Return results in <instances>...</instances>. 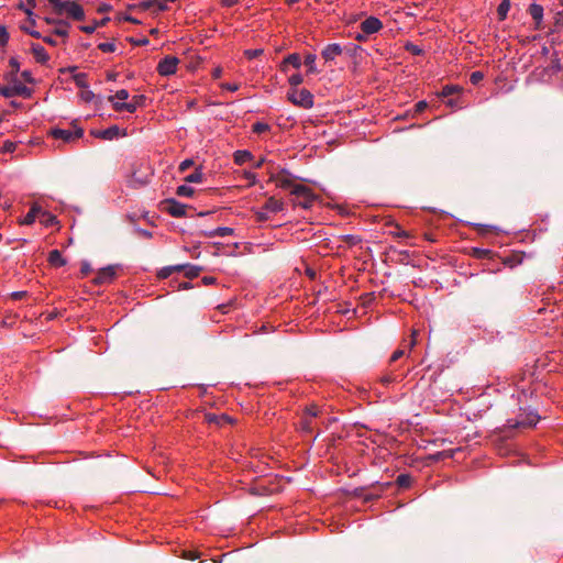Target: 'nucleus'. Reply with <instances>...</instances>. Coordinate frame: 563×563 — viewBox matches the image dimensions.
<instances>
[{
  "label": "nucleus",
  "instance_id": "obj_1",
  "mask_svg": "<svg viewBox=\"0 0 563 563\" xmlns=\"http://www.w3.org/2000/svg\"><path fill=\"white\" fill-rule=\"evenodd\" d=\"M49 3L57 10L58 13H66L69 18L81 21L85 19V11L82 7L70 0H49Z\"/></svg>",
  "mask_w": 563,
  "mask_h": 563
},
{
  "label": "nucleus",
  "instance_id": "obj_2",
  "mask_svg": "<svg viewBox=\"0 0 563 563\" xmlns=\"http://www.w3.org/2000/svg\"><path fill=\"white\" fill-rule=\"evenodd\" d=\"M284 209L285 205L282 200L269 197L262 207L254 210V216L257 222H265L271 214L282 212Z\"/></svg>",
  "mask_w": 563,
  "mask_h": 563
},
{
  "label": "nucleus",
  "instance_id": "obj_3",
  "mask_svg": "<svg viewBox=\"0 0 563 563\" xmlns=\"http://www.w3.org/2000/svg\"><path fill=\"white\" fill-rule=\"evenodd\" d=\"M292 196H295L292 203L295 207H301L302 209H309L312 207L316 195L307 186L296 187L292 189Z\"/></svg>",
  "mask_w": 563,
  "mask_h": 563
},
{
  "label": "nucleus",
  "instance_id": "obj_4",
  "mask_svg": "<svg viewBox=\"0 0 563 563\" xmlns=\"http://www.w3.org/2000/svg\"><path fill=\"white\" fill-rule=\"evenodd\" d=\"M271 180L274 181L277 187L289 190L291 195L294 188L302 186L300 184H296V177L284 168L276 174H272Z\"/></svg>",
  "mask_w": 563,
  "mask_h": 563
},
{
  "label": "nucleus",
  "instance_id": "obj_5",
  "mask_svg": "<svg viewBox=\"0 0 563 563\" xmlns=\"http://www.w3.org/2000/svg\"><path fill=\"white\" fill-rule=\"evenodd\" d=\"M288 99L296 106L310 109L313 106V95L307 89H294L288 92Z\"/></svg>",
  "mask_w": 563,
  "mask_h": 563
},
{
  "label": "nucleus",
  "instance_id": "obj_6",
  "mask_svg": "<svg viewBox=\"0 0 563 563\" xmlns=\"http://www.w3.org/2000/svg\"><path fill=\"white\" fill-rule=\"evenodd\" d=\"M84 131L81 128L74 125L71 129H59L55 128L51 130V135L54 139L62 140L65 143H70L82 136Z\"/></svg>",
  "mask_w": 563,
  "mask_h": 563
},
{
  "label": "nucleus",
  "instance_id": "obj_7",
  "mask_svg": "<svg viewBox=\"0 0 563 563\" xmlns=\"http://www.w3.org/2000/svg\"><path fill=\"white\" fill-rule=\"evenodd\" d=\"M179 59L176 56H165L157 65V71L161 76H172L176 74Z\"/></svg>",
  "mask_w": 563,
  "mask_h": 563
},
{
  "label": "nucleus",
  "instance_id": "obj_8",
  "mask_svg": "<svg viewBox=\"0 0 563 563\" xmlns=\"http://www.w3.org/2000/svg\"><path fill=\"white\" fill-rule=\"evenodd\" d=\"M0 93L4 98H11L14 96H30V89L22 84H14L13 86L0 87Z\"/></svg>",
  "mask_w": 563,
  "mask_h": 563
},
{
  "label": "nucleus",
  "instance_id": "obj_9",
  "mask_svg": "<svg viewBox=\"0 0 563 563\" xmlns=\"http://www.w3.org/2000/svg\"><path fill=\"white\" fill-rule=\"evenodd\" d=\"M117 268L118 266L115 265H109L107 267L99 269L93 282L98 285L108 284L112 282L117 275Z\"/></svg>",
  "mask_w": 563,
  "mask_h": 563
},
{
  "label": "nucleus",
  "instance_id": "obj_10",
  "mask_svg": "<svg viewBox=\"0 0 563 563\" xmlns=\"http://www.w3.org/2000/svg\"><path fill=\"white\" fill-rule=\"evenodd\" d=\"M165 210L173 217L180 218L186 216L187 206L175 200L167 199L164 201Z\"/></svg>",
  "mask_w": 563,
  "mask_h": 563
},
{
  "label": "nucleus",
  "instance_id": "obj_11",
  "mask_svg": "<svg viewBox=\"0 0 563 563\" xmlns=\"http://www.w3.org/2000/svg\"><path fill=\"white\" fill-rule=\"evenodd\" d=\"M343 53V48L338 43L328 44L321 52L322 58L327 62H334Z\"/></svg>",
  "mask_w": 563,
  "mask_h": 563
},
{
  "label": "nucleus",
  "instance_id": "obj_12",
  "mask_svg": "<svg viewBox=\"0 0 563 563\" xmlns=\"http://www.w3.org/2000/svg\"><path fill=\"white\" fill-rule=\"evenodd\" d=\"M382 27V22L375 16H369L361 23V31L365 33V35L377 33Z\"/></svg>",
  "mask_w": 563,
  "mask_h": 563
},
{
  "label": "nucleus",
  "instance_id": "obj_13",
  "mask_svg": "<svg viewBox=\"0 0 563 563\" xmlns=\"http://www.w3.org/2000/svg\"><path fill=\"white\" fill-rule=\"evenodd\" d=\"M93 135L96 137L110 141V140L118 139L121 135H124V133H121V130L118 125H112L108 129L93 132Z\"/></svg>",
  "mask_w": 563,
  "mask_h": 563
},
{
  "label": "nucleus",
  "instance_id": "obj_14",
  "mask_svg": "<svg viewBox=\"0 0 563 563\" xmlns=\"http://www.w3.org/2000/svg\"><path fill=\"white\" fill-rule=\"evenodd\" d=\"M528 12L531 15V18L533 19L534 23H536L534 29L536 30H540L541 29L542 19H543V8H542V5L537 4V3H532V4L529 5Z\"/></svg>",
  "mask_w": 563,
  "mask_h": 563
},
{
  "label": "nucleus",
  "instance_id": "obj_15",
  "mask_svg": "<svg viewBox=\"0 0 563 563\" xmlns=\"http://www.w3.org/2000/svg\"><path fill=\"white\" fill-rule=\"evenodd\" d=\"M289 65L292 66L296 69L300 68L301 67L300 55L297 54V53H294V54H289L287 57H285V59L280 64V70L283 73H287Z\"/></svg>",
  "mask_w": 563,
  "mask_h": 563
},
{
  "label": "nucleus",
  "instance_id": "obj_16",
  "mask_svg": "<svg viewBox=\"0 0 563 563\" xmlns=\"http://www.w3.org/2000/svg\"><path fill=\"white\" fill-rule=\"evenodd\" d=\"M145 102V96L136 95L133 96L131 101L122 103L121 108H124V111L130 113H134L139 107H142Z\"/></svg>",
  "mask_w": 563,
  "mask_h": 563
},
{
  "label": "nucleus",
  "instance_id": "obj_17",
  "mask_svg": "<svg viewBox=\"0 0 563 563\" xmlns=\"http://www.w3.org/2000/svg\"><path fill=\"white\" fill-rule=\"evenodd\" d=\"M540 420V416L534 412L530 411L528 413L520 417V419L517 421L516 426H522V427H534Z\"/></svg>",
  "mask_w": 563,
  "mask_h": 563
},
{
  "label": "nucleus",
  "instance_id": "obj_18",
  "mask_svg": "<svg viewBox=\"0 0 563 563\" xmlns=\"http://www.w3.org/2000/svg\"><path fill=\"white\" fill-rule=\"evenodd\" d=\"M41 212H43L42 207L38 205H33L30 209V211L25 214L22 224L31 225L35 222L37 218L41 217Z\"/></svg>",
  "mask_w": 563,
  "mask_h": 563
},
{
  "label": "nucleus",
  "instance_id": "obj_19",
  "mask_svg": "<svg viewBox=\"0 0 563 563\" xmlns=\"http://www.w3.org/2000/svg\"><path fill=\"white\" fill-rule=\"evenodd\" d=\"M31 49L37 63L45 64L49 59L46 49L42 45L32 44Z\"/></svg>",
  "mask_w": 563,
  "mask_h": 563
},
{
  "label": "nucleus",
  "instance_id": "obj_20",
  "mask_svg": "<svg viewBox=\"0 0 563 563\" xmlns=\"http://www.w3.org/2000/svg\"><path fill=\"white\" fill-rule=\"evenodd\" d=\"M234 230L229 227H219L214 230L203 232V235L207 238H214V236H229L232 235Z\"/></svg>",
  "mask_w": 563,
  "mask_h": 563
},
{
  "label": "nucleus",
  "instance_id": "obj_21",
  "mask_svg": "<svg viewBox=\"0 0 563 563\" xmlns=\"http://www.w3.org/2000/svg\"><path fill=\"white\" fill-rule=\"evenodd\" d=\"M252 158V153L246 150H239L234 153V163L238 165H243L246 162H250Z\"/></svg>",
  "mask_w": 563,
  "mask_h": 563
},
{
  "label": "nucleus",
  "instance_id": "obj_22",
  "mask_svg": "<svg viewBox=\"0 0 563 563\" xmlns=\"http://www.w3.org/2000/svg\"><path fill=\"white\" fill-rule=\"evenodd\" d=\"M48 262L56 267L65 265V260L58 250H53L49 252Z\"/></svg>",
  "mask_w": 563,
  "mask_h": 563
},
{
  "label": "nucleus",
  "instance_id": "obj_23",
  "mask_svg": "<svg viewBox=\"0 0 563 563\" xmlns=\"http://www.w3.org/2000/svg\"><path fill=\"white\" fill-rule=\"evenodd\" d=\"M317 56L314 54H308L305 58V65L308 67V74H318L319 69L316 66Z\"/></svg>",
  "mask_w": 563,
  "mask_h": 563
},
{
  "label": "nucleus",
  "instance_id": "obj_24",
  "mask_svg": "<svg viewBox=\"0 0 563 563\" xmlns=\"http://www.w3.org/2000/svg\"><path fill=\"white\" fill-rule=\"evenodd\" d=\"M180 266H183L181 271H184L185 275L189 278L197 277L201 271L199 266L191 264H181Z\"/></svg>",
  "mask_w": 563,
  "mask_h": 563
},
{
  "label": "nucleus",
  "instance_id": "obj_25",
  "mask_svg": "<svg viewBox=\"0 0 563 563\" xmlns=\"http://www.w3.org/2000/svg\"><path fill=\"white\" fill-rule=\"evenodd\" d=\"M181 268L183 266L180 265L166 266L163 267L157 275L159 278L164 279L169 277L174 272H181Z\"/></svg>",
  "mask_w": 563,
  "mask_h": 563
},
{
  "label": "nucleus",
  "instance_id": "obj_26",
  "mask_svg": "<svg viewBox=\"0 0 563 563\" xmlns=\"http://www.w3.org/2000/svg\"><path fill=\"white\" fill-rule=\"evenodd\" d=\"M510 10V0H501L498 4L497 13L500 20H504Z\"/></svg>",
  "mask_w": 563,
  "mask_h": 563
},
{
  "label": "nucleus",
  "instance_id": "obj_27",
  "mask_svg": "<svg viewBox=\"0 0 563 563\" xmlns=\"http://www.w3.org/2000/svg\"><path fill=\"white\" fill-rule=\"evenodd\" d=\"M68 26H69V24L66 21H63V20L58 21V25L55 27L54 34L62 36V37H67L68 36Z\"/></svg>",
  "mask_w": 563,
  "mask_h": 563
},
{
  "label": "nucleus",
  "instance_id": "obj_28",
  "mask_svg": "<svg viewBox=\"0 0 563 563\" xmlns=\"http://www.w3.org/2000/svg\"><path fill=\"white\" fill-rule=\"evenodd\" d=\"M38 219L46 227L53 225L57 222L56 217L45 210L41 212V217Z\"/></svg>",
  "mask_w": 563,
  "mask_h": 563
},
{
  "label": "nucleus",
  "instance_id": "obj_29",
  "mask_svg": "<svg viewBox=\"0 0 563 563\" xmlns=\"http://www.w3.org/2000/svg\"><path fill=\"white\" fill-rule=\"evenodd\" d=\"M75 84L82 89L88 88L87 75L85 73H77L74 75Z\"/></svg>",
  "mask_w": 563,
  "mask_h": 563
},
{
  "label": "nucleus",
  "instance_id": "obj_30",
  "mask_svg": "<svg viewBox=\"0 0 563 563\" xmlns=\"http://www.w3.org/2000/svg\"><path fill=\"white\" fill-rule=\"evenodd\" d=\"M202 178H203V174L201 172V169H196L194 173H191L190 175L186 176L185 180L187 183H195V184H199L202 181Z\"/></svg>",
  "mask_w": 563,
  "mask_h": 563
},
{
  "label": "nucleus",
  "instance_id": "obj_31",
  "mask_svg": "<svg viewBox=\"0 0 563 563\" xmlns=\"http://www.w3.org/2000/svg\"><path fill=\"white\" fill-rule=\"evenodd\" d=\"M194 192V188L188 185H180L177 188V195L181 197H191Z\"/></svg>",
  "mask_w": 563,
  "mask_h": 563
},
{
  "label": "nucleus",
  "instance_id": "obj_32",
  "mask_svg": "<svg viewBox=\"0 0 563 563\" xmlns=\"http://www.w3.org/2000/svg\"><path fill=\"white\" fill-rule=\"evenodd\" d=\"M460 90H461V89H460V87H459V86H450V85H448V86H444V87H443V89H442V91H441L440 96H441V97H443V98H445V97H450V96H452V95H454V93L460 92Z\"/></svg>",
  "mask_w": 563,
  "mask_h": 563
},
{
  "label": "nucleus",
  "instance_id": "obj_33",
  "mask_svg": "<svg viewBox=\"0 0 563 563\" xmlns=\"http://www.w3.org/2000/svg\"><path fill=\"white\" fill-rule=\"evenodd\" d=\"M98 48L103 53H113L117 46L113 42H103L98 45Z\"/></svg>",
  "mask_w": 563,
  "mask_h": 563
},
{
  "label": "nucleus",
  "instance_id": "obj_34",
  "mask_svg": "<svg viewBox=\"0 0 563 563\" xmlns=\"http://www.w3.org/2000/svg\"><path fill=\"white\" fill-rule=\"evenodd\" d=\"M129 91L125 89L118 90L114 96L109 97V101L113 100H126L129 98Z\"/></svg>",
  "mask_w": 563,
  "mask_h": 563
},
{
  "label": "nucleus",
  "instance_id": "obj_35",
  "mask_svg": "<svg viewBox=\"0 0 563 563\" xmlns=\"http://www.w3.org/2000/svg\"><path fill=\"white\" fill-rule=\"evenodd\" d=\"M288 82L292 87H297L303 82V77L300 74H294L289 77Z\"/></svg>",
  "mask_w": 563,
  "mask_h": 563
},
{
  "label": "nucleus",
  "instance_id": "obj_36",
  "mask_svg": "<svg viewBox=\"0 0 563 563\" xmlns=\"http://www.w3.org/2000/svg\"><path fill=\"white\" fill-rule=\"evenodd\" d=\"M269 130V125L264 123V122H256L254 125H253V132L254 133H257V134H262L266 131Z\"/></svg>",
  "mask_w": 563,
  "mask_h": 563
},
{
  "label": "nucleus",
  "instance_id": "obj_37",
  "mask_svg": "<svg viewBox=\"0 0 563 563\" xmlns=\"http://www.w3.org/2000/svg\"><path fill=\"white\" fill-rule=\"evenodd\" d=\"M263 52H264V51H263L262 48L246 49V51L244 52V55H245V57H246V58H249V59H253V58H256V57H258L260 55H262V54H263Z\"/></svg>",
  "mask_w": 563,
  "mask_h": 563
},
{
  "label": "nucleus",
  "instance_id": "obj_38",
  "mask_svg": "<svg viewBox=\"0 0 563 563\" xmlns=\"http://www.w3.org/2000/svg\"><path fill=\"white\" fill-rule=\"evenodd\" d=\"M484 78V75L482 71H473L470 76V81L473 85H478Z\"/></svg>",
  "mask_w": 563,
  "mask_h": 563
},
{
  "label": "nucleus",
  "instance_id": "obj_39",
  "mask_svg": "<svg viewBox=\"0 0 563 563\" xmlns=\"http://www.w3.org/2000/svg\"><path fill=\"white\" fill-rule=\"evenodd\" d=\"M93 97H95V93L91 90H89L88 88H86L81 91V99L86 102H90L93 99Z\"/></svg>",
  "mask_w": 563,
  "mask_h": 563
},
{
  "label": "nucleus",
  "instance_id": "obj_40",
  "mask_svg": "<svg viewBox=\"0 0 563 563\" xmlns=\"http://www.w3.org/2000/svg\"><path fill=\"white\" fill-rule=\"evenodd\" d=\"M396 379H397V377L395 375L388 374V375H384L380 380H382L383 385L388 386L389 384L394 383Z\"/></svg>",
  "mask_w": 563,
  "mask_h": 563
},
{
  "label": "nucleus",
  "instance_id": "obj_41",
  "mask_svg": "<svg viewBox=\"0 0 563 563\" xmlns=\"http://www.w3.org/2000/svg\"><path fill=\"white\" fill-rule=\"evenodd\" d=\"M397 483L400 486H408L409 483H410V477L408 475L401 474V475L398 476Z\"/></svg>",
  "mask_w": 563,
  "mask_h": 563
},
{
  "label": "nucleus",
  "instance_id": "obj_42",
  "mask_svg": "<svg viewBox=\"0 0 563 563\" xmlns=\"http://www.w3.org/2000/svg\"><path fill=\"white\" fill-rule=\"evenodd\" d=\"M15 143L11 142V141H5L4 144H3V151L7 152V153H13L15 151Z\"/></svg>",
  "mask_w": 563,
  "mask_h": 563
},
{
  "label": "nucleus",
  "instance_id": "obj_43",
  "mask_svg": "<svg viewBox=\"0 0 563 563\" xmlns=\"http://www.w3.org/2000/svg\"><path fill=\"white\" fill-rule=\"evenodd\" d=\"M97 27H98V24L93 23L91 25H82V26H80V30L87 34H92Z\"/></svg>",
  "mask_w": 563,
  "mask_h": 563
},
{
  "label": "nucleus",
  "instance_id": "obj_44",
  "mask_svg": "<svg viewBox=\"0 0 563 563\" xmlns=\"http://www.w3.org/2000/svg\"><path fill=\"white\" fill-rule=\"evenodd\" d=\"M194 165V161L192 159H185L180 163L179 165V170L180 172H185L187 170L189 167H191Z\"/></svg>",
  "mask_w": 563,
  "mask_h": 563
},
{
  "label": "nucleus",
  "instance_id": "obj_45",
  "mask_svg": "<svg viewBox=\"0 0 563 563\" xmlns=\"http://www.w3.org/2000/svg\"><path fill=\"white\" fill-rule=\"evenodd\" d=\"M407 49L410 51L415 55H420L422 53V49L415 44L407 45Z\"/></svg>",
  "mask_w": 563,
  "mask_h": 563
},
{
  "label": "nucleus",
  "instance_id": "obj_46",
  "mask_svg": "<svg viewBox=\"0 0 563 563\" xmlns=\"http://www.w3.org/2000/svg\"><path fill=\"white\" fill-rule=\"evenodd\" d=\"M404 354H405V351H404V350H396V351L393 353L391 357H390V362H396V361H398L400 357H402V356H404Z\"/></svg>",
  "mask_w": 563,
  "mask_h": 563
},
{
  "label": "nucleus",
  "instance_id": "obj_47",
  "mask_svg": "<svg viewBox=\"0 0 563 563\" xmlns=\"http://www.w3.org/2000/svg\"><path fill=\"white\" fill-rule=\"evenodd\" d=\"M156 3V0H146V1H143L140 3V7L143 9V10H148L150 8H152L154 4Z\"/></svg>",
  "mask_w": 563,
  "mask_h": 563
},
{
  "label": "nucleus",
  "instance_id": "obj_48",
  "mask_svg": "<svg viewBox=\"0 0 563 563\" xmlns=\"http://www.w3.org/2000/svg\"><path fill=\"white\" fill-rule=\"evenodd\" d=\"M9 64H10V66H11V68H12V70H13V71H19V69H20V63L18 62V59H16V58L11 57V58H10V60H9Z\"/></svg>",
  "mask_w": 563,
  "mask_h": 563
},
{
  "label": "nucleus",
  "instance_id": "obj_49",
  "mask_svg": "<svg viewBox=\"0 0 563 563\" xmlns=\"http://www.w3.org/2000/svg\"><path fill=\"white\" fill-rule=\"evenodd\" d=\"M428 107L427 101L421 100L416 104V112H422Z\"/></svg>",
  "mask_w": 563,
  "mask_h": 563
},
{
  "label": "nucleus",
  "instance_id": "obj_50",
  "mask_svg": "<svg viewBox=\"0 0 563 563\" xmlns=\"http://www.w3.org/2000/svg\"><path fill=\"white\" fill-rule=\"evenodd\" d=\"M21 76L25 81L33 82V77L30 70H23Z\"/></svg>",
  "mask_w": 563,
  "mask_h": 563
},
{
  "label": "nucleus",
  "instance_id": "obj_51",
  "mask_svg": "<svg viewBox=\"0 0 563 563\" xmlns=\"http://www.w3.org/2000/svg\"><path fill=\"white\" fill-rule=\"evenodd\" d=\"M307 415H309L311 418L317 417L318 416L317 407L311 406V407L307 408Z\"/></svg>",
  "mask_w": 563,
  "mask_h": 563
},
{
  "label": "nucleus",
  "instance_id": "obj_52",
  "mask_svg": "<svg viewBox=\"0 0 563 563\" xmlns=\"http://www.w3.org/2000/svg\"><path fill=\"white\" fill-rule=\"evenodd\" d=\"M223 88L229 90V91H236L239 89V85L236 84H224L223 85Z\"/></svg>",
  "mask_w": 563,
  "mask_h": 563
},
{
  "label": "nucleus",
  "instance_id": "obj_53",
  "mask_svg": "<svg viewBox=\"0 0 563 563\" xmlns=\"http://www.w3.org/2000/svg\"><path fill=\"white\" fill-rule=\"evenodd\" d=\"M166 2H167L166 0H164V1H157V0H156V3H155V4L157 5V10H158V11H165V10H167V4H166Z\"/></svg>",
  "mask_w": 563,
  "mask_h": 563
},
{
  "label": "nucleus",
  "instance_id": "obj_54",
  "mask_svg": "<svg viewBox=\"0 0 563 563\" xmlns=\"http://www.w3.org/2000/svg\"><path fill=\"white\" fill-rule=\"evenodd\" d=\"M9 33L5 31L4 33H1V36H0V44L1 45H5L9 41Z\"/></svg>",
  "mask_w": 563,
  "mask_h": 563
},
{
  "label": "nucleus",
  "instance_id": "obj_55",
  "mask_svg": "<svg viewBox=\"0 0 563 563\" xmlns=\"http://www.w3.org/2000/svg\"><path fill=\"white\" fill-rule=\"evenodd\" d=\"M91 271L90 264L87 262H84L81 265V272L82 274H88Z\"/></svg>",
  "mask_w": 563,
  "mask_h": 563
},
{
  "label": "nucleus",
  "instance_id": "obj_56",
  "mask_svg": "<svg viewBox=\"0 0 563 563\" xmlns=\"http://www.w3.org/2000/svg\"><path fill=\"white\" fill-rule=\"evenodd\" d=\"M43 41H44L45 43L49 44V45H53V46L57 45L56 40H55V38H53L52 36H45V37L43 38Z\"/></svg>",
  "mask_w": 563,
  "mask_h": 563
},
{
  "label": "nucleus",
  "instance_id": "obj_57",
  "mask_svg": "<svg viewBox=\"0 0 563 563\" xmlns=\"http://www.w3.org/2000/svg\"><path fill=\"white\" fill-rule=\"evenodd\" d=\"M111 102H112L113 108H114L117 111H124V108H121V106H122V103H123V102L115 101V100H113V101H111Z\"/></svg>",
  "mask_w": 563,
  "mask_h": 563
},
{
  "label": "nucleus",
  "instance_id": "obj_58",
  "mask_svg": "<svg viewBox=\"0 0 563 563\" xmlns=\"http://www.w3.org/2000/svg\"><path fill=\"white\" fill-rule=\"evenodd\" d=\"M24 30L33 37H36V38L41 37V34L37 31H33V30H29V29H24Z\"/></svg>",
  "mask_w": 563,
  "mask_h": 563
},
{
  "label": "nucleus",
  "instance_id": "obj_59",
  "mask_svg": "<svg viewBox=\"0 0 563 563\" xmlns=\"http://www.w3.org/2000/svg\"><path fill=\"white\" fill-rule=\"evenodd\" d=\"M245 177H246V179H249L252 184H254V183H255V179H256L255 174H253V173L249 172V173H246Z\"/></svg>",
  "mask_w": 563,
  "mask_h": 563
},
{
  "label": "nucleus",
  "instance_id": "obj_60",
  "mask_svg": "<svg viewBox=\"0 0 563 563\" xmlns=\"http://www.w3.org/2000/svg\"><path fill=\"white\" fill-rule=\"evenodd\" d=\"M139 233H140L142 236L147 238V239H150V238L152 236V233H151L150 231H147V230L140 229V230H139Z\"/></svg>",
  "mask_w": 563,
  "mask_h": 563
},
{
  "label": "nucleus",
  "instance_id": "obj_61",
  "mask_svg": "<svg viewBox=\"0 0 563 563\" xmlns=\"http://www.w3.org/2000/svg\"><path fill=\"white\" fill-rule=\"evenodd\" d=\"M110 10H111V5L110 4H106V3L100 5V8H99V12H108Z\"/></svg>",
  "mask_w": 563,
  "mask_h": 563
},
{
  "label": "nucleus",
  "instance_id": "obj_62",
  "mask_svg": "<svg viewBox=\"0 0 563 563\" xmlns=\"http://www.w3.org/2000/svg\"><path fill=\"white\" fill-rule=\"evenodd\" d=\"M367 36H368V35H365V33H363V32H362V33H357V34H356V36H355V38H356L357 41H365Z\"/></svg>",
  "mask_w": 563,
  "mask_h": 563
},
{
  "label": "nucleus",
  "instance_id": "obj_63",
  "mask_svg": "<svg viewBox=\"0 0 563 563\" xmlns=\"http://www.w3.org/2000/svg\"><path fill=\"white\" fill-rule=\"evenodd\" d=\"M45 20H46V22H47L48 24H54V25H56V26L58 25V21H59V20L52 19V18H46Z\"/></svg>",
  "mask_w": 563,
  "mask_h": 563
},
{
  "label": "nucleus",
  "instance_id": "obj_64",
  "mask_svg": "<svg viewBox=\"0 0 563 563\" xmlns=\"http://www.w3.org/2000/svg\"><path fill=\"white\" fill-rule=\"evenodd\" d=\"M124 20L132 23H139V21L131 15H124Z\"/></svg>",
  "mask_w": 563,
  "mask_h": 563
}]
</instances>
